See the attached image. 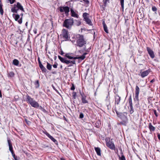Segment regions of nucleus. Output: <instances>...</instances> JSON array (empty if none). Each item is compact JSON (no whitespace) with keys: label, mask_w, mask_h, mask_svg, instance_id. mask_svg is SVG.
<instances>
[{"label":"nucleus","mask_w":160,"mask_h":160,"mask_svg":"<svg viewBox=\"0 0 160 160\" xmlns=\"http://www.w3.org/2000/svg\"><path fill=\"white\" fill-rule=\"evenodd\" d=\"M26 101L32 107L36 108H39L41 110L43 108L41 106H40L38 102L33 98H31L28 94L26 95Z\"/></svg>","instance_id":"1"},{"label":"nucleus","mask_w":160,"mask_h":160,"mask_svg":"<svg viewBox=\"0 0 160 160\" xmlns=\"http://www.w3.org/2000/svg\"><path fill=\"white\" fill-rule=\"evenodd\" d=\"M76 46L79 47H82L85 46L87 41L83 35L78 34L76 35Z\"/></svg>","instance_id":"2"},{"label":"nucleus","mask_w":160,"mask_h":160,"mask_svg":"<svg viewBox=\"0 0 160 160\" xmlns=\"http://www.w3.org/2000/svg\"><path fill=\"white\" fill-rule=\"evenodd\" d=\"M74 23L73 18H71L69 19H66L64 21L62 26L68 29H71Z\"/></svg>","instance_id":"3"},{"label":"nucleus","mask_w":160,"mask_h":160,"mask_svg":"<svg viewBox=\"0 0 160 160\" xmlns=\"http://www.w3.org/2000/svg\"><path fill=\"white\" fill-rule=\"evenodd\" d=\"M19 9L24 12L22 6L20 2H18L17 4H14L13 5V7L11 9V11L13 13H17Z\"/></svg>","instance_id":"4"},{"label":"nucleus","mask_w":160,"mask_h":160,"mask_svg":"<svg viewBox=\"0 0 160 160\" xmlns=\"http://www.w3.org/2000/svg\"><path fill=\"white\" fill-rule=\"evenodd\" d=\"M60 36L66 41H69L70 38V34L68 30L66 29H62Z\"/></svg>","instance_id":"5"},{"label":"nucleus","mask_w":160,"mask_h":160,"mask_svg":"<svg viewBox=\"0 0 160 160\" xmlns=\"http://www.w3.org/2000/svg\"><path fill=\"white\" fill-rule=\"evenodd\" d=\"M58 57L59 59L62 62L65 63L67 65H68L69 63H70V64L68 65V67L72 66H73V64H75V60L72 61L70 60H67L65 58H63L59 55L58 56Z\"/></svg>","instance_id":"6"},{"label":"nucleus","mask_w":160,"mask_h":160,"mask_svg":"<svg viewBox=\"0 0 160 160\" xmlns=\"http://www.w3.org/2000/svg\"><path fill=\"white\" fill-rule=\"evenodd\" d=\"M58 9L61 13L64 12L66 16H68L69 15L70 8L68 6H60L58 8Z\"/></svg>","instance_id":"7"},{"label":"nucleus","mask_w":160,"mask_h":160,"mask_svg":"<svg viewBox=\"0 0 160 160\" xmlns=\"http://www.w3.org/2000/svg\"><path fill=\"white\" fill-rule=\"evenodd\" d=\"M80 94L81 97L82 102L83 104L88 103V102L86 99L87 96L83 92H80Z\"/></svg>","instance_id":"8"},{"label":"nucleus","mask_w":160,"mask_h":160,"mask_svg":"<svg viewBox=\"0 0 160 160\" xmlns=\"http://www.w3.org/2000/svg\"><path fill=\"white\" fill-rule=\"evenodd\" d=\"M140 91V89L138 86H136L135 88V96L134 99V100H139V94Z\"/></svg>","instance_id":"9"},{"label":"nucleus","mask_w":160,"mask_h":160,"mask_svg":"<svg viewBox=\"0 0 160 160\" xmlns=\"http://www.w3.org/2000/svg\"><path fill=\"white\" fill-rule=\"evenodd\" d=\"M106 144L107 146L110 149L114 150H115V148L114 144L112 142L110 141L108 142H106Z\"/></svg>","instance_id":"10"},{"label":"nucleus","mask_w":160,"mask_h":160,"mask_svg":"<svg viewBox=\"0 0 160 160\" xmlns=\"http://www.w3.org/2000/svg\"><path fill=\"white\" fill-rule=\"evenodd\" d=\"M38 61L39 63V67L40 69H41L42 71L44 72H46L47 71V70L42 64V62L40 60V58L39 57L38 58Z\"/></svg>","instance_id":"11"},{"label":"nucleus","mask_w":160,"mask_h":160,"mask_svg":"<svg viewBox=\"0 0 160 160\" xmlns=\"http://www.w3.org/2000/svg\"><path fill=\"white\" fill-rule=\"evenodd\" d=\"M13 17H14V18L15 21H18V22L20 24L22 23V17H21V18L19 20H18L20 18V16L18 14H14L13 15Z\"/></svg>","instance_id":"12"},{"label":"nucleus","mask_w":160,"mask_h":160,"mask_svg":"<svg viewBox=\"0 0 160 160\" xmlns=\"http://www.w3.org/2000/svg\"><path fill=\"white\" fill-rule=\"evenodd\" d=\"M70 12L71 13V16L72 17H74L76 18H78L79 15L76 13L72 8L70 9Z\"/></svg>","instance_id":"13"},{"label":"nucleus","mask_w":160,"mask_h":160,"mask_svg":"<svg viewBox=\"0 0 160 160\" xmlns=\"http://www.w3.org/2000/svg\"><path fill=\"white\" fill-rule=\"evenodd\" d=\"M8 142L9 145V150L11 153H13L14 152V151L13 150L12 142L9 139H8Z\"/></svg>","instance_id":"14"},{"label":"nucleus","mask_w":160,"mask_h":160,"mask_svg":"<svg viewBox=\"0 0 160 160\" xmlns=\"http://www.w3.org/2000/svg\"><path fill=\"white\" fill-rule=\"evenodd\" d=\"M115 102L117 105H118L121 100V97L118 94L115 96Z\"/></svg>","instance_id":"15"},{"label":"nucleus","mask_w":160,"mask_h":160,"mask_svg":"<svg viewBox=\"0 0 160 160\" xmlns=\"http://www.w3.org/2000/svg\"><path fill=\"white\" fill-rule=\"evenodd\" d=\"M94 149L97 155L100 156H101V150L100 148L99 147H95Z\"/></svg>","instance_id":"16"},{"label":"nucleus","mask_w":160,"mask_h":160,"mask_svg":"<svg viewBox=\"0 0 160 160\" xmlns=\"http://www.w3.org/2000/svg\"><path fill=\"white\" fill-rule=\"evenodd\" d=\"M140 73L141 77L143 78L147 76L149 73V72L148 70H147L143 72H141Z\"/></svg>","instance_id":"17"},{"label":"nucleus","mask_w":160,"mask_h":160,"mask_svg":"<svg viewBox=\"0 0 160 160\" xmlns=\"http://www.w3.org/2000/svg\"><path fill=\"white\" fill-rule=\"evenodd\" d=\"M102 24L103 25V29H104V31L106 33H109L108 31V28H107V26L106 24L104 21H103Z\"/></svg>","instance_id":"18"},{"label":"nucleus","mask_w":160,"mask_h":160,"mask_svg":"<svg viewBox=\"0 0 160 160\" xmlns=\"http://www.w3.org/2000/svg\"><path fill=\"white\" fill-rule=\"evenodd\" d=\"M55 144L58 145V142L57 140L53 137L51 136L50 134L48 137Z\"/></svg>","instance_id":"19"},{"label":"nucleus","mask_w":160,"mask_h":160,"mask_svg":"<svg viewBox=\"0 0 160 160\" xmlns=\"http://www.w3.org/2000/svg\"><path fill=\"white\" fill-rule=\"evenodd\" d=\"M89 14L87 12H84L83 13L82 15V17L84 18V21L86 20H87V19L89 18Z\"/></svg>","instance_id":"20"},{"label":"nucleus","mask_w":160,"mask_h":160,"mask_svg":"<svg viewBox=\"0 0 160 160\" xmlns=\"http://www.w3.org/2000/svg\"><path fill=\"white\" fill-rule=\"evenodd\" d=\"M86 23L88 24L89 26H92L93 25V24L92 22V21L91 19H90L89 18L87 19L85 21Z\"/></svg>","instance_id":"21"},{"label":"nucleus","mask_w":160,"mask_h":160,"mask_svg":"<svg viewBox=\"0 0 160 160\" xmlns=\"http://www.w3.org/2000/svg\"><path fill=\"white\" fill-rule=\"evenodd\" d=\"M12 63L14 65L18 66L19 65V61L17 59H14L12 61Z\"/></svg>","instance_id":"22"},{"label":"nucleus","mask_w":160,"mask_h":160,"mask_svg":"<svg viewBox=\"0 0 160 160\" xmlns=\"http://www.w3.org/2000/svg\"><path fill=\"white\" fill-rule=\"evenodd\" d=\"M70 54L69 53H67L65 54V56L70 59H74V57L70 56Z\"/></svg>","instance_id":"23"},{"label":"nucleus","mask_w":160,"mask_h":160,"mask_svg":"<svg viewBox=\"0 0 160 160\" xmlns=\"http://www.w3.org/2000/svg\"><path fill=\"white\" fill-rule=\"evenodd\" d=\"M85 58V56H84V55H82L80 57H74V60L76 59H80L82 60H84Z\"/></svg>","instance_id":"24"},{"label":"nucleus","mask_w":160,"mask_h":160,"mask_svg":"<svg viewBox=\"0 0 160 160\" xmlns=\"http://www.w3.org/2000/svg\"><path fill=\"white\" fill-rule=\"evenodd\" d=\"M75 24L77 26H79L81 24V22L79 20H75Z\"/></svg>","instance_id":"25"},{"label":"nucleus","mask_w":160,"mask_h":160,"mask_svg":"<svg viewBox=\"0 0 160 160\" xmlns=\"http://www.w3.org/2000/svg\"><path fill=\"white\" fill-rule=\"evenodd\" d=\"M47 65L46 66L47 68V69L50 71H51L52 69V65L48 62H47Z\"/></svg>","instance_id":"26"},{"label":"nucleus","mask_w":160,"mask_h":160,"mask_svg":"<svg viewBox=\"0 0 160 160\" xmlns=\"http://www.w3.org/2000/svg\"><path fill=\"white\" fill-rule=\"evenodd\" d=\"M124 0H120L121 8L122 11H123L124 8Z\"/></svg>","instance_id":"27"},{"label":"nucleus","mask_w":160,"mask_h":160,"mask_svg":"<svg viewBox=\"0 0 160 160\" xmlns=\"http://www.w3.org/2000/svg\"><path fill=\"white\" fill-rule=\"evenodd\" d=\"M128 102L129 103L130 107H133L132 102V99L131 96H130L129 98Z\"/></svg>","instance_id":"28"},{"label":"nucleus","mask_w":160,"mask_h":160,"mask_svg":"<svg viewBox=\"0 0 160 160\" xmlns=\"http://www.w3.org/2000/svg\"><path fill=\"white\" fill-rule=\"evenodd\" d=\"M34 84L35 88H38L40 86L39 81L38 80L36 81L34 83Z\"/></svg>","instance_id":"29"},{"label":"nucleus","mask_w":160,"mask_h":160,"mask_svg":"<svg viewBox=\"0 0 160 160\" xmlns=\"http://www.w3.org/2000/svg\"><path fill=\"white\" fill-rule=\"evenodd\" d=\"M3 5L0 4V13L1 15H3L4 11L2 8Z\"/></svg>","instance_id":"30"},{"label":"nucleus","mask_w":160,"mask_h":160,"mask_svg":"<svg viewBox=\"0 0 160 160\" xmlns=\"http://www.w3.org/2000/svg\"><path fill=\"white\" fill-rule=\"evenodd\" d=\"M116 113L118 117L120 118H122V117H123L127 119V117L125 116L124 115H123L122 113H121L120 115L118 113V112L116 111Z\"/></svg>","instance_id":"31"},{"label":"nucleus","mask_w":160,"mask_h":160,"mask_svg":"<svg viewBox=\"0 0 160 160\" xmlns=\"http://www.w3.org/2000/svg\"><path fill=\"white\" fill-rule=\"evenodd\" d=\"M122 154L121 157H120V156H119V160H126L125 157L123 155L122 153Z\"/></svg>","instance_id":"32"},{"label":"nucleus","mask_w":160,"mask_h":160,"mask_svg":"<svg viewBox=\"0 0 160 160\" xmlns=\"http://www.w3.org/2000/svg\"><path fill=\"white\" fill-rule=\"evenodd\" d=\"M8 77H13L14 76V73L13 72H10L8 73Z\"/></svg>","instance_id":"33"},{"label":"nucleus","mask_w":160,"mask_h":160,"mask_svg":"<svg viewBox=\"0 0 160 160\" xmlns=\"http://www.w3.org/2000/svg\"><path fill=\"white\" fill-rule=\"evenodd\" d=\"M103 1H104V7H106L107 4H108V3H110L109 2V0H105V1H104V0H103Z\"/></svg>","instance_id":"34"},{"label":"nucleus","mask_w":160,"mask_h":160,"mask_svg":"<svg viewBox=\"0 0 160 160\" xmlns=\"http://www.w3.org/2000/svg\"><path fill=\"white\" fill-rule=\"evenodd\" d=\"M77 93L75 92H73L72 93V99H75L77 97Z\"/></svg>","instance_id":"35"},{"label":"nucleus","mask_w":160,"mask_h":160,"mask_svg":"<svg viewBox=\"0 0 160 160\" xmlns=\"http://www.w3.org/2000/svg\"><path fill=\"white\" fill-rule=\"evenodd\" d=\"M152 9L153 11L155 12V13H157L156 12L157 10V9L155 6H153L152 7Z\"/></svg>","instance_id":"36"},{"label":"nucleus","mask_w":160,"mask_h":160,"mask_svg":"<svg viewBox=\"0 0 160 160\" xmlns=\"http://www.w3.org/2000/svg\"><path fill=\"white\" fill-rule=\"evenodd\" d=\"M11 153L12 154V156L13 158H14L15 160H18L17 156H16L14 152H13V153Z\"/></svg>","instance_id":"37"},{"label":"nucleus","mask_w":160,"mask_h":160,"mask_svg":"<svg viewBox=\"0 0 160 160\" xmlns=\"http://www.w3.org/2000/svg\"><path fill=\"white\" fill-rule=\"evenodd\" d=\"M134 112V109L133 107H130L129 112L130 114H132Z\"/></svg>","instance_id":"38"},{"label":"nucleus","mask_w":160,"mask_h":160,"mask_svg":"<svg viewBox=\"0 0 160 160\" xmlns=\"http://www.w3.org/2000/svg\"><path fill=\"white\" fill-rule=\"evenodd\" d=\"M120 123L121 124L126 125V124L127 123V122L125 120L122 121L120 122Z\"/></svg>","instance_id":"39"},{"label":"nucleus","mask_w":160,"mask_h":160,"mask_svg":"<svg viewBox=\"0 0 160 160\" xmlns=\"http://www.w3.org/2000/svg\"><path fill=\"white\" fill-rule=\"evenodd\" d=\"M155 57V55L153 52L151 50V57L152 58H154Z\"/></svg>","instance_id":"40"},{"label":"nucleus","mask_w":160,"mask_h":160,"mask_svg":"<svg viewBox=\"0 0 160 160\" xmlns=\"http://www.w3.org/2000/svg\"><path fill=\"white\" fill-rule=\"evenodd\" d=\"M42 132L45 134L46 136L48 137L50 134L45 130L43 131Z\"/></svg>","instance_id":"41"},{"label":"nucleus","mask_w":160,"mask_h":160,"mask_svg":"<svg viewBox=\"0 0 160 160\" xmlns=\"http://www.w3.org/2000/svg\"><path fill=\"white\" fill-rule=\"evenodd\" d=\"M72 86L71 87L70 89L72 90H74L75 89V87L73 83H72Z\"/></svg>","instance_id":"42"},{"label":"nucleus","mask_w":160,"mask_h":160,"mask_svg":"<svg viewBox=\"0 0 160 160\" xmlns=\"http://www.w3.org/2000/svg\"><path fill=\"white\" fill-rule=\"evenodd\" d=\"M83 117H84V115H83V113L82 112H81L79 115V118L82 119L83 118Z\"/></svg>","instance_id":"43"},{"label":"nucleus","mask_w":160,"mask_h":160,"mask_svg":"<svg viewBox=\"0 0 160 160\" xmlns=\"http://www.w3.org/2000/svg\"><path fill=\"white\" fill-rule=\"evenodd\" d=\"M58 65V64L57 62H55V64L52 65V66L54 68H57Z\"/></svg>","instance_id":"44"},{"label":"nucleus","mask_w":160,"mask_h":160,"mask_svg":"<svg viewBox=\"0 0 160 160\" xmlns=\"http://www.w3.org/2000/svg\"><path fill=\"white\" fill-rule=\"evenodd\" d=\"M155 128L154 127L152 126L151 124V131H154L155 130Z\"/></svg>","instance_id":"45"},{"label":"nucleus","mask_w":160,"mask_h":160,"mask_svg":"<svg viewBox=\"0 0 160 160\" xmlns=\"http://www.w3.org/2000/svg\"><path fill=\"white\" fill-rule=\"evenodd\" d=\"M52 86L54 90H55L57 93H59L58 91L56 88L55 86L53 85H52Z\"/></svg>","instance_id":"46"},{"label":"nucleus","mask_w":160,"mask_h":160,"mask_svg":"<svg viewBox=\"0 0 160 160\" xmlns=\"http://www.w3.org/2000/svg\"><path fill=\"white\" fill-rule=\"evenodd\" d=\"M10 2L11 4L15 2V0H8Z\"/></svg>","instance_id":"47"},{"label":"nucleus","mask_w":160,"mask_h":160,"mask_svg":"<svg viewBox=\"0 0 160 160\" xmlns=\"http://www.w3.org/2000/svg\"><path fill=\"white\" fill-rule=\"evenodd\" d=\"M107 107L108 109H109L111 108V106L110 104V103L109 102L108 105H107Z\"/></svg>","instance_id":"48"},{"label":"nucleus","mask_w":160,"mask_h":160,"mask_svg":"<svg viewBox=\"0 0 160 160\" xmlns=\"http://www.w3.org/2000/svg\"><path fill=\"white\" fill-rule=\"evenodd\" d=\"M83 1H84L85 3L87 4H88L89 3V2L88 0H82Z\"/></svg>","instance_id":"49"},{"label":"nucleus","mask_w":160,"mask_h":160,"mask_svg":"<svg viewBox=\"0 0 160 160\" xmlns=\"http://www.w3.org/2000/svg\"><path fill=\"white\" fill-rule=\"evenodd\" d=\"M153 111L154 114H155L156 116L157 117L158 116V114L157 112L156 111V110H153Z\"/></svg>","instance_id":"50"},{"label":"nucleus","mask_w":160,"mask_h":160,"mask_svg":"<svg viewBox=\"0 0 160 160\" xmlns=\"http://www.w3.org/2000/svg\"><path fill=\"white\" fill-rule=\"evenodd\" d=\"M147 48V51H148V53L150 55V48L148 47Z\"/></svg>","instance_id":"51"},{"label":"nucleus","mask_w":160,"mask_h":160,"mask_svg":"<svg viewBox=\"0 0 160 160\" xmlns=\"http://www.w3.org/2000/svg\"><path fill=\"white\" fill-rule=\"evenodd\" d=\"M25 120L27 124H29V123H30V122L28 121V120L27 119H25Z\"/></svg>","instance_id":"52"},{"label":"nucleus","mask_w":160,"mask_h":160,"mask_svg":"<svg viewBox=\"0 0 160 160\" xmlns=\"http://www.w3.org/2000/svg\"><path fill=\"white\" fill-rule=\"evenodd\" d=\"M60 54L62 55H63V54H64V52H63L62 51V50H61V52L60 53Z\"/></svg>","instance_id":"53"},{"label":"nucleus","mask_w":160,"mask_h":160,"mask_svg":"<svg viewBox=\"0 0 160 160\" xmlns=\"http://www.w3.org/2000/svg\"><path fill=\"white\" fill-rule=\"evenodd\" d=\"M158 139L160 140V134L159 133L158 134Z\"/></svg>","instance_id":"54"},{"label":"nucleus","mask_w":160,"mask_h":160,"mask_svg":"<svg viewBox=\"0 0 160 160\" xmlns=\"http://www.w3.org/2000/svg\"><path fill=\"white\" fill-rule=\"evenodd\" d=\"M33 32L35 34L37 33V29H34L33 30Z\"/></svg>","instance_id":"55"},{"label":"nucleus","mask_w":160,"mask_h":160,"mask_svg":"<svg viewBox=\"0 0 160 160\" xmlns=\"http://www.w3.org/2000/svg\"><path fill=\"white\" fill-rule=\"evenodd\" d=\"M42 111L44 112H46V110H45V109L43 108L42 109Z\"/></svg>","instance_id":"56"},{"label":"nucleus","mask_w":160,"mask_h":160,"mask_svg":"<svg viewBox=\"0 0 160 160\" xmlns=\"http://www.w3.org/2000/svg\"><path fill=\"white\" fill-rule=\"evenodd\" d=\"M63 118L64 120H65L66 121H67V119H66V118L65 117V116L63 117Z\"/></svg>","instance_id":"57"},{"label":"nucleus","mask_w":160,"mask_h":160,"mask_svg":"<svg viewBox=\"0 0 160 160\" xmlns=\"http://www.w3.org/2000/svg\"><path fill=\"white\" fill-rule=\"evenodd\" d=\"M87 54L86 52H85L83 54V55H84V56H85V55Z\"/></svg>","instance_id":"58"},{"label":"nucleus","mask_w":160,"mask_h":160,"mask_svg":"<svg viewBox=\"0 0 160 160\" xmlns=\"http://www.w3.org/2000/svg\"><path fill=\"white\" fill-rule=\"evenodd\" d=\"M60 160H66L63 158H60Z\"/></svg>","instance_id":"59"},{"label":"nucleus","mask_w":160,"mask_h":160,"mask_svg":"<svg viewBox=\"0 0 160 160\" xmlns=\"http://www.w3.org/2000/svg\"><path fill=\"white\" fill-rule=\"evenodd\" d=\"M154 81V79H152V80L151 81V82H153Z\"/></svg>","instance_id":"60"},{"label":"nucleus","mask_w":160,"mask_h":160,"mask_svg":"<svg viewBox=\"0 0 160 160\" xmlns=\"http://www.w3.org/2000/svg\"><path fill=\"white\" fill-rule=\"evenodd\" d=\"M98 123V122H97V123H96V127H97V128H99V126H98V125H97L96 124Z\"/></svg>","instance_id":"61"},{"label":"nucleus","mask_w":160,"mask_h":160,"mask_svg":"<svg viewBox=\"0 0 160 160\" xmlns=\"http://www.w3.org/2000/svg\"><path fill=\"white\" fill-rule=\"evenodd\" d=\"M148 128L150 129V123L148 124Z\"/></svg>","instance_id":"62"},{"label":"nucleus","mask_w":160,"mask_h":160,"mask_svg":"<svg viewBox=\"0 0 160 160\" xmlns=\"http://www.w3.org/2000/svg\"><path fill=\"white\" fill-rule=\"evenodd\" d=\"M0 4H1L2 5V0H0Z\"/></svg>","instance_id":"63"},{"label":"nucleus","mask_w":160,"mask_h":160,"mask_svg":"<svg viewBox=\"0 0 160 160\" xmlns=\"http://www.w3.org/2000/svg\"><path fill=\"white\" fill-rule=\"evenodd\" d=\"M16 44L17 43V41H15V42H14Z\"/></svg>","instance_id":"64"}]
</instances>
